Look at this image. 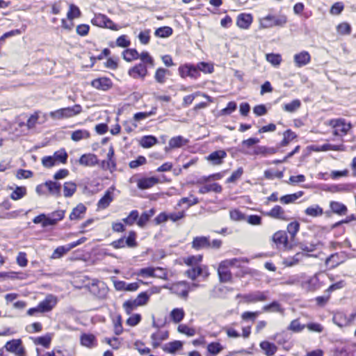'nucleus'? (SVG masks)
Here are the masks:
<instances>
[{"label": "nucleus", "instance_id": "338daca9", "mask_svg": "<svg viewBox=\"0 0 356 356\" xmlns=\"http://www.w3.org/2000/svg\"><path fill=\"white\" fill-rule=\"evenodd\" d=\"M202 255L191 256L185 259V263L188 266L194 267L198 266V264L202 261Z\"/></svg>", "mask_w": 356, "mask_h": 356}, {"label": "nucleus", "instance_id": "774afa93", "mask_svg": "<svg viewBox=\"0 0 356 356\" xmlns=\"http://www.w3.org/2000/svg\"><path fill=\"white\" fill-rule=\"evenodd\" d=\"M266 60L275 66H277L282 61V58L280 54H266Z\"/></svg>", "mask_w": 356, "mask_h": 356}, {"label": "nucleus", "instance_id": "3c124183", "mask_svg": "<svg viewBox=\"0 0 356 356\" xmlns=\"http://www.w3.org/2000/svg\"><path fill=\"white\" fill-rule=\"evenodd\" d=\"M305 327H306V325L301 324L299 319L296 318L291 322L288 327V330L293 332H300L305 329Z\"/></svg>", "mask_w": 356, "mask_h": 356}, {"label": "nucleus", "instance_id": "a211bd4d", "mask_svg": "<svg viewBox=\"0 0 356 356\" xmlns=\"http://www.w3.org/2000/svg\"><path fill=\"white\" fill-rule=\"evenodd\" d=\"M227 156V153L224 150H217L213 152L207 156V160L213 165H220L222 160Z\"/></svg>", "mask_w": 356, "mask_h": 356}, {"label": "nucleus", "instance_id": "a18cd8bd", "mask_svg": "<svg viewBox=\"0 0 356 356\" xmlns=\"http://www.w3.org/2000/svg\"><path fill=\"white\" fill-rule=\"evenodd\" d=\"M26 195V188L25 186H17L10 194V198L13 200L22 199Z\"/></svg>", "mask_w": 356, "mask_h": 356}, {"label": "nucleus", "instance_id": "2eb2a0df", "mask_svg": "<svg viewBox=\"0 0 356 356\" xmlns=\"http://www.w3.org/2000/svg\"><path fill=\"white\" fill-rule=\"evenodd\" d=\"M311 60V56L308 51H302L294 55V62L297 67H301L307 65Z\"/></svg>", "mask_w": 356, "mask_h": 356}, {"label": "nucleus", "instance_id": "9d476101", "mask_svg": "<svg viewBox=\"0 0 356 356\" xmlns=\"http://www.w3.org/2000/svg\"><path fill=\"white\" fill-rule=\"evenodd\" d=\"M56 298L50 295L38 304V309L40 310V313L48 312L56 306Z\"/></svg>", "mask_w": 356, "mask_h": 356}, {"label": "nucleus", "instance_id": "dca6fc26", "mask_svg": "<svg viewBox=\"0 0 356 356\" xmlns=\"http://www.w3.org/2000/svg\"><path fill=\"white\" fill-rule=\"evenodd\" d=\"M227 266L224 264L222 261L219 264V267L218 268V273L219 275L220 281L221 282H228L231 281L232 278V275L230 270H229Z\"/></svg>", "mask_w": 356, "mask_h": 356}, {"label": "nucleus", "instance_id": "603ef678", "mask_svg": "<svg viewBox=\"0 0 356 356\" xmlns=\"http://www.w3.org/2000/svg\"><path fill=\"white\" fill-rule=\"evenodd\" d=\"M318 151H344L345 147L343 145H332V144H324L321 147H318Z\"/></svg>", "mask_w": 356, "mask_h": 356}, {"label": "nucleus", "instance_id": "f257e3e1", "mask_svg": "<svg viewBox=\"0 0 356 356\" xmlns=\"http://www.w3.org/2000/svg\"><path fill=\"white\" fill-rule=\"evenodd\" d=\"M287 22V17L284 15H268L259 19V26L262 29H269L273 26H284Z\"/></svg>", "mask_w": 356, "mask_h": 356}, {"label": "nucleus", "instance_id": "20e7f679", "mask_svg": "<svg viewBox=\"0 0 356 356\" xmlns=\"http://www.w3.org/2000/svg\"><path fill=\"white\" fill-rule=\"evenodd\" d=\"M178 71L179 75L182 78H186L188 76L192 79H196L200 75V73L198 72V69L197 68V67L194 65L188 63L179 66Z\"/></svg>", "mask_w": 356, "mask_h": 356}, {"label": "nucleus", "instance_id": "7ed1b4c3", "mask_svg": "<svg viewBox=\"0 0 356 356\" xmlns=\"http://www.w3.org/2000/svg\"><path fill=\"white\" fill-rule=\"evenodd\" d=\"M93 25L99 27H105L111 30L116 31L118 29V26L115 24L111 19L103 14H97L91 20Z\"/></svg>", "mask_w": 356, "mask_h": 356}, {"label": "nucleus", "instance_id": "4c0bfd02", "mask_svg": "<svg viewBox=\"0 0 356 356\" xmlns=\"http://www.w3.org/2000/svg\"><path fill=\"white\" fill-rule=\"evenodd\" d=\"M303 195L302 191H298V193L286 195L280 197V201L283 204H290L294 202L298 198L302 197Z\"/></svg>", "mask_w": 356, "mask_h": 356}, {"label": "nucleus", "instance_id": "2f4dec72", "mask_svg": "<svg viewBox=\"0 0 356 356\" xmlns=\"http://www.w3.org/2000/svg\"><path fill=\"white\" fill-rule=\"evenodd\" d=\"M112 201V193L111 191H107L105 193L104 195L99 200L97 203V207L100 209H104L109 206Z\"/></svg>", "mask_w": 356, "mask_h": 356}, {"label": "nucleus", "instance_id": "39448f33", "mask_svg": "<svg viewBox=\"0 0 356 356\" xmlns=\"http://www.w3.org/2000/svg\"><path fill=\"white\" fill-rule=\"evenodd\" d=\"M264 215L272 218H275L284 221H289L292 218L289 216V212L286 211L280 205H275L271 210L266 212Z\"/></svg>", "mask_w": 356, "mask_h": 356}, {"label": "nucleus", "instance_id": "ddd939ff", "mask_svg": "<svg viewBox=\"0 0 356 356\" xmlns=\"http://www.w3.org/2000/svg\"><path fill=\"white\" fill-rule=\"evenodd\" d=\"M268 291H255L244 296L248 302H256L268 300Z\"/></svg>", "mask_w": 356, "mask_h": 356}, {"label": "nucleus", "instance_id": "393cba45", "mask_svg": "<svg viewBox=\"0 0 356 356\" xmlns=\"http://www.w3.org/2000/svg\"><path fill=\"white\" fill-rule=\"evenodd\" d=\"M222 188L219 184L213 183L201 186L198 192L200 194H205L211 191L215 192L216 193H220L222 192Z\"/></svg>", "mask_w": 356, "mask_h": 356}, {"label": "nucleus", "instance_id": "58836bf2", "mask_svg": "<svg viewBox=\"0 0 356 356\" xmlns=\"http://www.w3.org/2000/svg\"><path fill=\"white\" fill-rule=\"evenodd\" d=\"M76 191V184L72 181L65 182L63 186V195L65 197H72Z\"/></svg>", "mask_w": 356, "mask_h": 356}, {"label": "nucleus", "instance_id": "c03bdc74", "mask_svg": "<svg viewBox=\"0 0 356 356\" xmlns=\"http://www.w3.org/2000/svg\"><path fill=\"white\" fill-rule=\"evenodd\" d=\"M123 58L125 60L131 62L139 58V53L135 49H127L123 51Z\"/></svg>", "mask_w": 356, "mask_h": 356}, {"label": "nucleus", "instance_id": "864d4df0", "mask_svg": "<svg viewBox=\"0 0 356 356\" xmlns=\"http://www.w3.org/2000/svg\"><path fill=\"white\" fill-rule=\"evenodd\" d=\"M222 349V346L218 342H211L207 346V351L213 355H218Z\"/></svg>", "mask_w": 356, "mask_h": 356}, {"label": "nucleus", "instance_id": "a878e982", "mask_svg": "<svg viewBox=\"0 0 356 356\" xmlns=\"http://www.w3.org/2000/svg\"><path fill=\"white\" fill-rule=\"evenodd\" d=\"M265 312H277L284 314V309L277 301H273L271 303L264 305L262 308Z\"/></svg>", "mask_w": 356, "mask_h": 356}, {"label": "nucleus", "instance_id": "ea45409f", "mask_svg": "<svg viewBox=\"0 0 356 356\" xmlns=\"http://www.w3.org/2000/svg\"><path fill=\"white\" fill-rule=\"evenodd\" d=\"M185 316V313L181 308H175L170 312V318L175 323L181 322Z\"/></svg>", "mask_w": 356, "mask_h": 356}, {"label": "nucleus", "instance_id": "cd10ccee", "mask_svg": "<svg viewBox=\"0 0 356 356\" xmlns=\"http://www.w3.org/2000/svg\"><path fill=\"white\" fill-rule=\"evenodd\" d=\"M65 118H72L81 113L82 107L79 104H75L71 107L63 108Z\"/></svg>", "mask_w": 356, "mask_h": 356}, {"label": "nucleus", "instance_id": "e2e57ef3", "mask_svg": "<svg viewBox=\"0 0 356 356\" xmlns=\"http://www.w3.org/2000/svg\"><path fill=\"white\" fill-rule=\"evenodd\" d=\"M67 16L69 19L72 20L74 18L79 17L81 16V11L76 6L70 4Z\"/></svg>", "mask_w": 356, "mask_h": 356}, {"label": "nucleus", "instance_id": "680f3d73", "mask_svg": "<svg viewBox=\"0 0 356 356\" xmlns=\"http://www.w3.org/2000/svg\"><path fill=\"white\" fill-rule=\"evenodd\" d=\"M51 338L49 335L39 337L34 340L37 345H41L44 348H49L51 343Z\"/></svg>", "mask_w": 356, "mask_h": 356}, {"label": "nucleus", "instance_id": "8fccbe9b", "mask_svg": "<svg viewBox=\"0 0 356 356\" xmlns=\"http://www.w3.org/2000/svg\"><path fill=\"white\" fill-rule=\"evenodd\" d=\"M300 106V101L299 99H294L291 102L284 104L283 108L286 112L293 113L296 111Z\"/></svg>", "mask_w": 356, "mask_h": 356}, {"label": "nucleus", "instance_id": "79ce46f5", "mask_svg": "<svg viewBox=\"0 0 356 356\" xmlns=\"http://www.w3.org/2000/svg\"><path fill=\"white\" fill-rule=\"evenodd\" d=\"M277 149L274 147H266L265 146H257L254 148V154L266 156L276 153Z\"/></svg>", "mask_w": 356, "mask_h": 356}, {"label": "nucleus", "instance_id": "de8ad7c7", "mask_svg": "<svg viewBox=\"0 0 356 356\" xmlns=\"http://www.w3.org/2000/svg\"><path fill=\"white\" fill-rule=\"evenodd\" d=\"M172 29L170 26H163L155 31V35L159 38H168L172 34Z\"/></svg>", "mask_w": 356, "mask_h": 356}, {"label": "nucleus", "instance_id": "13d9d810", "mask_svg": "<svg viewBox=\"0 0 356 356\" xmlns=\"http://www.w3.org/2000/svg\"><path fill=\"white\" fill-rule=\"evenodd\" d=\"M125 245L129 248H136L138 245L136 241V233L134 231H131L127 238H125Z\"/></svg>", "mask_w": 356, "mask_h": 356}, {"label": "nucleus", "instance_id": "5fc2aeb1", "mask_svg": "<svg viewBox=\"0 0 356 356\" xmlns=\"http://www.w3.org/2000/svg\"><path fill=\"white\" fill-rule=\"evenodd\" d=\"M138 218V211L137 210H133L130 212L129 215L122 219V221L129 226L133 225L136 222H137V219Z\"/></svg>", "mask_w": 356, "mask_h": 356}, {"label": "nucleus", "instance_id": "4be33fe9", "mask_svg": "<svg viewBox=\"0 0 356 356\" xmlns=\"http://www.w3.org/2000/svg\"><path fill=\"white\" fill-rule=\"evenodd\" d=\"M333 322L340 327L348 326L350 324L348 316L343 312H338L333 316Z\"/></svg>", "mask_w": 356, "mask_h": 356}, {"label": "nucleus", "instance_id": "bb28decb", "mask_svg": "<svg viewBox=\"0 0 356 356\" xmlns=\"http://www.w3.org/2000/svg\"><path fill=\"white\" fill-rule=\"evenodd\" d=\"M183 347V343L181 341H174L165 343L163 347V350L168 353H175L177 350H179Z\"/></svg>", "mask_w": 356, "mask_h": 356}, {"label": "nucleus", "instance_id": "c85d7f7f", "mask_svg": "<svg viewBox=\"0 0 356 356\" xmlns=\"http://www.w3.org/2000/svg\"><path fill=\"white\" fill-rule=\"evenodd\" d=\"M86 211V207L83 204H79L72 210L70 215V218L72 220L81 219Z\"/></svg>", "mask_w": 356, "mask_h": 356}, {"label": "nucleus", "instance_id": "4d7b16f0", "mask_svg": "<svg viewBox=\"0 0 356 356\" xmlns=\"http://www.w3.org/2000/svg\"><path fill=\"white\" fill-rule=\"evenodd\" d=\"M300 229V223L298 221L290 222L287 225V232L291 236V239H293Z\"/></svg>", "mask_w": 356, "mask_h": 356}, {"label": "nucleus", "instance_id": "6ab92c4d", "mask_svg": "<svg viewBox=\"0 0 356 356\" xmlns=\"http://www.w3.org/2000/svg\"><path fill=\"white\" fill-rule=\"evenodd\" d=\"M158 182L159 179L154 177L143 178L138 180L137 186L142 190L148 189L156 185Z\"/></svg>", "mask_w": 356, "mask_h": 356}, {"label": "nucleus", "instance_id": "49530a36", "mask_svg": "<svg viewBox=\"0 0 356 356\" xmlns=\"http://www.w3.org/2000/svg\"><path fill=\"white\" fill-rule=\"evenodd\" d=\"M72 249H73L72 247H71V244L69 243L66 245L63 246H59L58 247L53 253V257L54 258H60L63 257L65 254L70 251Z\"/></svg>", "mask_w": 356, "mask_h": 356}, {"label": "nucleus", "instance_id": "aec40b11", "mask_svg": "<svg viewBox=\"0 0 356 356\" xmlns=\"http://www.w3.org/2000/svg\"><path fill=\"white\" fill-rule=\"evenodd\" d=\"M169 334L168 331H159L153 333L151 336L152 340V346L154 348L159 346L161 342L168 338Z\"/></svg>", "mask_w": 356, "mask_h": 356}, {"label": "nucleus", "instance_id": "09e8293b", "mask_svg": "<svg viewBox=\"0 0 356 356\" xmlns=\"http://www.w3.org/2000/svg\"><path fill=\"white\" fill-rule=\"evenodd\" d=\"M284 138L280 143L281 147H285L289 145V143L296 138V134L292 131L291 129H287L284 133Z\"/></svg>", "mask_w": 356, "mask_h": 356}, {"label": "nucleus", "instance_id": "f704fd0d", "mask_svg": "<svg viewBox=\"0 0 356 356\" xmlns=\"http://www.w3.org/2000/svg\"><path fill=\"white\" fill-rule=\"evenodd\" d=\"M157 143V138L151 135L143 136L140 140V145L144 148H149Z\"/></svg>", "mask_w": 356, "mask_h": 356}, {"label": "nucleus", "instance_id": "b1692460", "mask_svg": "<svg viewBox=\"0 0 356 356\" xmlns=\"http://www.w3.org/2000/svg\"><path fill=\"white\" fill-rule=\"evenodd\" d=\"M80 340L81 344L83 346L92 348L97 346L96 337L92 334H83Z\"/></svg>", "mask_w": 356, "mask_h": 356}, {"label": "nucleus", "instance_id": "7c9ffc66", "mask_svg": "<svg viewBox=\"0 0 356 356\" xmlns=\"http://www.w3.org/2000/svg\"><path fill=\"white\" fill-rule=\"evenodd\" d=\"M260 347L267 356H273L277 350V346L274 343L267 341L261 342Z\"/></svg>", "mask_w": 356, "mask_h": 356}, {"label": "nucleus", "instance_id": "1a4fd4ad", "mask_svg": "<svg viewBox=\"0 0 356 356\" xmlns=\"http://www.w3.org/2000/svg\"><path fill=\"white\" fill-rule=\"evenodd\" d=\"M186 275L192 280H195L197 277L203 275L207 277L209 275L207 268L205 266H197L192 267L186 271Z\"/></svg>", "mask_w": 356, "mask_h": 356}, {"label": "nucleus", "instance_id": "6e6d98bb", "mask_svg": "<svg viewBox=\"0 0 356 356\" xmlns=\"http://www.w3.org/2000/svg\"><path fill=\"white\" fill-rule=\"evenodd\" d=\"M139 58L142 61L141 63H144L147 67H153L154 65V60L147 51H143L139 54Z\"/></svg>", "mask_w": 356, "mask_h": 356}, {"label": "nucleus", "instance_id": "a19ab883", "mask_svg": "<svg viewBox=\"0 0 356 356\" xmlns=\"http://www.w3.org/2000/svg\"><path fill=\"white\" fill-rule=\"evenodd\" d=\"M330 209L334 213L339 215H345L347 212V207L339 202H331Z\"/></svg>", "mask_w": 356, "mask_h": 356}, {"label": "nucleus", "instance_id": "412c9836", "mask_svg": "<svg viewBox=\"0 0 356 356\" xmlns=\"http://www.w3.org/2000/svg\"><path fill=\"white\" fill-rule=\"evenodd\" d=\"M252 22V17L250 14H240L237 17L236 24L241 29H248Z\"/></svg>", "mask_w": 356, "mask_h": 356}, {"label": "nucleus", "instance_id": "37998d69", "mask_svg": "<svg viewBox=\"0 0 356 356\" xmlns=\"http://www.w3.org/2000/svg\"><path fill=\"white\" fill-rule=\"evenodd\" d=\"M316 257V255L307 254H305L304 252H297L293 257L287 259L288 266H293L301 261L304 257Z\"/></svg>", "mask_w": 356, "mask_h": 356}, {"label": "nucleus", "instance_id": "c756f323", "mask_svg": "<svg viewBox=\"0 0 356 356\" xmlns=\"http://www.w3.org/2000/svg\"><path fill=\"white\" fill-rule=\"evenodd\" d=\"M90 136V132L86 129H78L73 131L71 134V139L73 141L78 142L81 140L88 139Z\"/></svg>", "mask_w": 356, "mask_h": 356}, {"label": "nucleus", "instance_id": "052dcab7", "mask_svg": "<svg viewBox=\"0 0 356 356\" xmlns=\"http://www.w3.org/2000/svg\"><path fill=\"white\" fill-rule=\"evenodd\" d=\"M168 70L162 67L157 69L155 73L154 78L159 83H163L165 81V75Z\"/></svg>", "mask_w": 356, "mask_h": 356}, {"label": "nucleus", "instance_id": "bf43d9fd", "mask_svg": "<svg viewBox=\"0 0 356 356\" xmlns=\"http://www.w3.org/2000/svg\"><path fill=\"white\" fill-rule=\"evenodd\" d=\"M140 305H138L136 300L134 299V300H129L126 302H124L123 304V308L124 309L126 313L127 314H131V312L137 307H139Z\"/></svg>", "mask_w": 356, "mask_h": 356}, {"label": "nucleus", "instance_id": "473e14b6", "mask_svg": "<svg viewBox=\"0 0 356 356\" xmlns=\"http://www.w3.org/2000/svg\"><path fill=\"white\" fill-rule=\"evenodd\" d=\"M22 345V341L20 339H13L11 341H8L4 348L6 350L15 353L17 355V353L20 350V346Z\"/></svg>", "mask_w": 356, "mask_h": 356}, {"label": "nucleus", "instance_id": "e433bc0d", "mask_svg": "<svg viewBox=\"0 0 356 356\" xmlns=\"http://www.w3.org/2000/svg\"><path fill=\"white\" fill-rule=\"evenodd\" d=\"M305 213L307 216L315 218L321 216L323 214V210L319 205L316 204L307 207Z\"/></svg>", "mask_w": 356, "mask_h": 356}, {"label": "nucleus", "instance_id": "5701e85b", "mask_svg": "<svg viewBox=\"0 0 356 356\" xmlns=\"http://www.w3.org/2000/svg\"><path fill=\"white\" fill-rule=\"evenodd\" d=\"M44 183L46 189H47L50 194L57 197L60 195L61 184L60 183L50 180Z\"/></svg>", "mask_w": 356, "mask_h": 356}, {"label": "nucleus", "instance_id": "69168bd1", "mask_svg": "<svg viewBox=\"0 0 356 356\" xmlns=\"http://www.w3.org/2000/svg\"><path fill=\"white\" fill-rule=\"evenodd\" d=\"M67 154L64 149L56 152L53 156V157L55 158L56 163L58 161L62 163L67 162Z\"/></svg>", "mask_w": 356, "mask_h": 356}, {"label": "nucleus", "instance_id": "0e129e2a", "mask_svg": "<svg viewBox=\"0 0 356 356\" xmlns=\"http://www.w3.org/2000/svg\"><path fill=\"white\" fill-rule=\"evenodd\" d=\"M156 108L154 107L149 112L136 113L134 116V119L135 121H140V120H144L152 115H154L156 113Z\"/></svg>", "mask_w": 356, "mask_h": 356}, {"label": "nucleus", "instance_id": "4468645a", "mask_svg": "<svg viewBox=\"0 0 356 356\" xmlns=\"http://www.w3.org/2000/svg\"><path fill=\"white\" fill-rule=\"evenodd\" d=\"M65 216L64 210H57L47 215V221L44 225H55L58 222L63 219Z\"/></svg>", "mask_w": 356, "mask_h": 356}, {"label": "nucleus", "instance_id": "423d86ee", "mask_svg": "<svg viewBox=\"0 0 356 356\" xmlns=\"http://www.w3.org/2000/svg\"><path fill=\"white\" fill-rule=\"evenodd\" d=\"M128 74L134 79H144L148 74L147 66L144 63L137 64L129 70Z\"/></svg>", "mask_w": 356, "mask_h": 356}, {"label": "nucleus", "instance_id": "6e6552de", "mask_svg": "<svg viewBox=\"0 0 356 356\" xmlns=\"http://www.w3.org/2000/svg\"><path fill=\"white\" fill-rule=\"evenodd\" d=\"M137 275L141 276L143 277H163V275H165V273L163 272V269L161 268H154L153 267H147L141 268L136 273Z\"/></svg>", "mask_w": 356, "mask_h": 356}, {"label": "nucleus", "instance_id": "72a5a7b5", "mask_svg": "<svg viewBox=\"0 0 356 356\" xmlns=\"http://www.w3.org/2000/svg\"><path fill=\"white\" fill-rule=\"evenodd\" d=\"M341 263L340 256L338 253L331 254L325 260V265L329 269H332L337 267Z\"/></svg>", "mask_w": 356, "mask_h": 356}, {"label": "nucleus", "instance_id": "f8f14e48", "mask_svg": "<svg viewBox=\"0 0 356 356\" xmlns=\"http://www.w3.org/2000/svg\"><path fill=\"white\" fill-rule=\"evenodd\" d=\"M211 247L209 237L196 236L192 241V248L199 250L200 249H209Z\"/></svg>", "mask_w": 356, "mask_h": 356}, {"label": "nucleus", "instance_id": "f3484780", "mask_svg": "<svg viewBox=\"0 0 356 356\" xmlns=\"http://www.w3.org/2000/svg\"><path fill=\"white\" fill-rule=\"evenodd\" d=\"M98 162L97 156L90 153L83 154L79 160V164L83 166H94L98 164Z\"/></svg>", "mask_w": 356, "mask_h": 356}, {"label": "nucleus", "instance_id": "f03ea898", "mask_svg": "<svg viewBox=\"0 0 356 356\" xmlns=\"http://www.w3.org/2000/svg\"><path fill=\"white\" fill-rule=\"evenodd\" d=\"M329 125L334 129L333 134L335 136H344L351 128L350 124L346 123L343 119L331 120Z\"/></svg>", "mask_w": 356, "mask_h": 356}, {"label": "nucleus", "instance_id": "0eeeda50", "mask_svg": "<svg viewBox=\"0 0 356 356\" xmlns=\"http://www.w3.org/2000/svg\"><path fill=\"white\" fill-rule=\"evenodd\" d=\"M273 241L280 249H286L289 246L288 236L285 231L275 232L273 236Z\"/></svg>", "mask_w": 356, "mask_h": 356}, {"label": "nucleus", "instance_id": "c9c22d12", "mask_svg": "<svg viewBox=\"0 0 356 356\" xmlns=\"http://www.w3.org/2000/svg\"><path fill=\"white\" fill-rule=\"evenodd\" d=\"M187 143H188V140L185 139L181 136H178L172 138L169 140L168 145L170 148L173 149V148L181 147L184 146V145H186Z\"/></svg>", "mask_w": 356, "mask_h": 356}, {"label": "nucleus", "instance_id": "9b49d317", "mask_svg": "<svg viewBox=\"0 0 356 356\" xmlns=\"http://www.w3.org/2000/svg\"><path fill=\"white\" fill-rule=\"evenodd\" d=\"M91 86L96 89L106 91L112 88L113 83L109 78L101 77L92 81Z\"/></svg>", "mask_w": 356, "mask_h": 356}]
</instances>
